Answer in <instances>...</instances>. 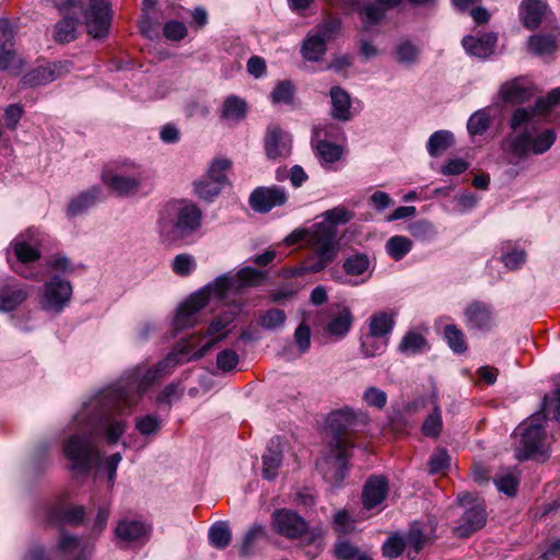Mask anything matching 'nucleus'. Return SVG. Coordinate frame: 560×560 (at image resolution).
Masks as SVG:
<instances>
[{"instance_id":"obj_1","label":"nucleus","mask_w":560,"mask_h":560,"mask_svg":"<svg viewBox=\"0 0 560 560\" xmlns=\"http://www.w3.org/2000/svg\"><path fill=\"white\" fill-rule=\"evenodd\" d=\"M160 371L159 366L147 371L140 381L130 378L107 387L83 406L74 419L80 433L69 436L63 446L73 469L85 471L93 459H98V453L92 444L93 438L104 434L108 443H117L126 430L122 416L159 377Z\"/></svg>"},{"instance_id":"obj_2","label":"nucleus","mask_w":560,"mask_h":560,"mask_svg":"<svg viewBox=\"0 0 560 560\" xmlns=\"http://www.w3.org/2000/svg\"><path fill=\"white\" fill-rule=\"evenodd\" d=\"M266 272L252 267H244L235 275L223 273L214 280L189 294L174 310L172 318V335L197 326L201 311L212 301H224L230 295H240L248 287L262 283Z\"/></svg>"},{"instance_id":"obj_3","label":"nucleus","mask_w":560,"mask_h":560,"mask_svg":"<svg viewBox=\"0 0 560 560\" xmlns=\"http://www.w3.org/2000/svg\"><path fill=\"white\" fill-rule=\"evenodd\" d=\"M558 105L560 88L539 98L534 107L515 109L511 118L512 132L506 141L509 151L517 158L548 151L556 140V133L551 129H540L539 125Z\"/></svg>"},{"instance_id":"obj_4","label":"nucleus","mask_w":560,"mask_h":560,"mask_svg":"<svg viewBox=\"0 0 560 560\" xmlns=\"http://www.w3.org/2000/svg\"><path fill=\"white\" fill-rule=\"evenodd\" d=\"M322 217L323 221L312 225V253L303 265L293 271L296 276L319 272L335 259L338 252L336 226L350 222L354 213L345 206H338L325 211Z\"/></svg>"},{"instance_id":"obj_5","label":"nucleus","mask_w":560,"mask_h":560,"mask_svg":"<svg viewBox=\"0 0 560 560\" xmlns=\"http://www.w3.org/2000/svg\"><path fill=\"white\" fill-rule=\"evenodd\" d=\"M353 423L354 416L350 409L334 411L327 418V453L317 466L329 482L339 483L345 478L346 463L353 446L348 430Z\"/></svg>"},{"instance_id":"obj_6","label":"nucleus","mask_w":560,"mask_h":560,"mask_svg":"<svg viewBox=\"0 0 560 560\" xmlns=\"http://www.w3.org/2000/svg\"><path fill=\"white\" fill-rule=\"evenodd\" d=\"M101 179L108 190L118 197L148 196L154 187L153 174L129 159L106 165Z\"/></svg>"},{"instance_id":"obj_7","label":"nucleus","mask_w":560,"mask_h":560,"mask_svg":"<svg viewBox=\"0 0 560 560\" xmlns=\"http://www.w3.org/2000/svg\"><path fill=\"white\" fill-rule=\"evenodd\" d=\"M49 244V237L37 229H27L18 234L7 249L11 269L28 280H39L40 271L31 265L38 261Z\"/></svg>"},{"instance_id":"obj_8","label":"nucleus","mask_w":560,"mask_h":560,"mask_svg":"<svg viewBox=\"0 0 560 560\" xmlns=\"http://www.w3.org/2000/svg\"><path fill=\"white\" fill-rule=\"evenodd\" d=\"M230 295L224 301H218L225 310L215 315L209 323L205 332L196 331L186 335L180 339L175 350H211L222 341L230 332V326L235 320L243 308V303L231 299Z\"/></svg>"},{"instance_id":"obj_9","label":"nucleus","mask_w":560,"mask_h":560,"mask_svg":"<svg viewBox=\"0 0 560 560\" xmlns=\"http://www.w3.org/2000/svg\"><path fill=\"white\" fill-rule=\"evenodd\" d=\"M541 415H535L522 422L515 430V458L518 460H545L548 451L545 447V432L539 421Z\"/></svg>"},{"instance_id":"obj_10","label":"nucleus","mask_w":560,"mask_h":560,"mask_svg":"<svg viewBox=\"0 0 560 560\" xmlns=\"http://www.w3.org/2000/svg\"><path fill=\"white\" fill-rule=\"evenodd\" d=\"M72 293L73 288L70 281L54 276L46 280L38 291V307L49 315H60L70 304Z\"/></svg>"},{"instance_id":"obj_11","label":"nucleus","mask_w":560,"mask_h":560,"mask_svg":"<svg viewBox=\"0 0 560 560\" xmlns=\"http://www.w3.org/2000/svg\"><path fill=\"white\" fill-rule=\"evenodd\" d=\"M458 502L464 506H470L462 515L454 534L459 538H467L486 524V506L483 501L467 492L458 495Z\"/></svg>"},{"instance_id":"obj_12","label":"nucleus","mask_w":560,"mask_h":560,"mask_svg":"<svg viewBox=\"0 0 560 560\" xmlns=\"http://www.w3.org/2000/svg\"><path fill=\"white\" fill-rule=\"evenodd\" d=\"M201 218V211L196 205L186 203L178 208L175 221L170 229L161 219L160 230L163 234H171L173 237H186L200 228Z\"/></svg>"},{"instance_id":"obj_13","label":"nucleus","mask_w":560,"mask_h":560,"mask_svg":"<svg viewBox=\"0 0 560 560\" xmlns=\"http://www.w3.org/2000/svg\"><path fill=\"white\" fill-rule=\"evenodd\" d=\"M84 19L90 35L94 38L106 36L112 20L108 0H91Z\"/></svg>"},{"instance_id":"obj_14","label":"nucleus","mask_w":560,"mask_h":560,"mask_svg":"<svg viewBox=\"0 0 560 560\" xmlns=\"http://www.w3.org/2000/svg\"><path fill=\"white\" fill-rule=\"evenodd\" d=\"M31 287L16 279H9L0 285V313H10L28 300Z\"/></svg>"},{"instance_id":"obj_15","label":"nucleus","mask_w":560,"mask_h":560,"mask_svg":"<svg viewBox=\"0 0 560 560\" xmlns=\"http://www.w3.org/2000/svg\"><path fill=\"white\" fill-rule=\"evenodd\" d=\"M13 31L5 21L0 22V70L18 74L22 60L13 49Z\"/></svg>"},{"instance_id":"obj_16","label":"nucleus","mask_w":560,"mask_h":560,"mask_svg":"<svg viewBox=\"0 0 560 560\" xmlns=\"http://www.w3.org/2000/svg\"><path fill=\"white\" fill-rule=\"evenodd\" d=\"M71 69V63L69 61H58L52 63H46L44 66H39L23 77V84L27 86H38L48 84L58 78H60L63 73L69 72Z\"/></svg>"},{"instance_id":"obj_17","label":"nucleus","mask_w":560,"mask_h":560,"mask_svg":"<svg viewBox=\"0 0 560 560\" xmlns=\"http://www.w3.org/2000/svg\"><path fill=\"white\" fill-rule=\"evenodd\" d=\"M288 200L287 191L280 187H258L250 197V207L258 212H268L273 207L282 206Z\"/></svg>"},{"instance_id":"obj_18","label":"nucleus","mask_w":560,"mask_h":560,"mask_svg":"<svg viewBox=\"0 0 560 560\" xmlns=\"http://www.w3.org/2000/svg\"><path fill=\"white\" fill-rule=\"evenodd\" d=\"M272 527L277 533L289 538H296L307 529L306 523L301 516L284 509L272 514Z\"/></svg>"},{"instance_id":"obj_19","label":"nucleus","mask_w":560,"mask_h":560,"mask_svg":"<svg viewBox=\"0 0 560 560\" xmlns=\"http://www.w3.org/2000/svg\"><path fill=\"white\" fill-rule=\"evenodd\" d=\"M292 138L278 126H269L265 138L266 154L271 160L285 159L291 153Z\"/></svg>"},{"instance_id":"obj_20","label":"nucleus","mask_w":560,"mask_h":560,"mask_svg":"<svg viewBox=\"0 0 560 560\" xmlns=\"http://www.w3.org/2000/svg\"><path fill=\"white\" fill-rule=\"evenodd\" d=\"M464 315L465 323L470 329L489 330L495 323L491 308L483 303L470 304Z\"/></svg>"},{"instance_id":"obj_21","label":"nucleus","mask_w":560,"mask_h":560,"mask_svg":"<svg viewBox=\"0 0 560 560\" xmlns=\"http://www.w3.org/2000/svg\"><path fill=\"white\" fill-rule=\"evenodd\" d=\"M388 485L384 477L373 476L365 482L362 500L366 510L373 509L381 504L386 498Z\"/></svg>"},{"instance_id":"obj_22","label":"nucleus","mask_w":560,"mask_h":560,"mask_svg":"<svg viewBox=\"0 0 560 560\" xmlns=\"http://www.w3.org/2000/svg\"><path fill=\"white\" fill-rule=\"evenodd\" d=\"M462 44L468 55L487 58L494 51L497 36L493 33L483 34L480 37L466 36Z\"/></svg>"},{"instance_id":"obj_23","label":"nucleus","mask_w":560,"mask_h":560,"mask_svg":"<svg viewBox=\"0 0 560 560\" xmlns=\"http://www.w3.org/2000/svg\"><path fill=\"white\" fill-rule=\"evenodd\" d=\"M331 116L339 121H349L353 117L351 110V97L347 91L340 86L330 89Z\"/></svg>"},{"instance_id":"obj_24","label":"nucleus","mask_w":560,"mask_h":560,"mask_svg":"<svg viewBox=\"0 0 560 560\" xmlns=\"http://www.w3.org/2000/svg\"><path fill=\"white\" fill-rule=\"evenodd\" d=\"M353 324V315L349 307H341L327 322L324 330L329 337L336 339L343 338L351 329Z\"/></svg>"},{"instance_id":"obj_25","label":"nucleus","mask_w":560,"mask_h":560,"mask_svg":"<svg viewBox=\"0 0 560 560\" xmlns=\"http://www.w3.org/2000/svg\"><path fill=\"white\" fill-rule=\"evenodd\" d=\"M395 326L394 314L389 312H375L369 318V337L386 340Z\"/></svg>"},{"instance_id":"obj_26","label":"nucleus","mask_w":560,"mask_h":560,"mask_svg":"<svg viewBox=\"0 0 560 560\" xmlns=\"http://www.w3.org/2000/svg\"><path fill=\"white\" fill-rule=\"evenodd\" d=\"M547 4L545 0H523L521 3V19L528 30L536 28L546 12Z\"/></svg>"},{"instance_id":"obj_27","label":"nucleus","mask_w":560,"mask_h":560,"mask_svg":"<svg viewBox=\"0 0 560 560\" xmlns=\"http://www.w3.org/2000/svg\"><path fill=\"white\" fill-rule=\"evenodd\" d=\"M84 552L85 548L77 537L62 534L56 549L54 550V558L59 560L69 558H73L74 560H85Z\"/></svg>"},{"instance_id":"obj_28","label":"nucleus","mask_w":560,"mask_h":560,"mask_svg":"<svg viewBox=\"0 0 560 560\" xmlns=\"http://www.w3.org/2000/svg\"><path fill=\"white\" fill-rule=\"evenodd\" d=\"M102 188L93 186L72 198L68 205V213L72 217L79 215L93 207L102 198Z\"/></svg>"},{"instance_id":"obj_29","label":"nucleus","mask_w":560,"mask_h":560,"mask_svg":"<svg viewBox=\"0 0 560 560\" xmlns=\"http://www.w3.org/2000/svg\"><path fill=\"white\" fill-rule=\"evenodd\" d=\"M312 147L315 150L316 156L320 160L322 165L332 164L339 161L343 153L341 145L326 139H312Z\"/></svg>"},{"instance_id":"obj_30","label":"nucleus","mask_w":560,"mask_h":560,"mask_svg":"<svg viewBox=\"0 0 560 560\" xmlns=\"http://www.w3.org/2000/svg\"><path fill=\"white\" fill-rule=\"evenodd\" d=\"M326 45L320 34L311 32L303 42L301 52L306 60L318 61L326 52Z\"/></svg>"},{"instance_id":"obj_31","label":"nucleus","mask_w":560,"mask_h":560,"mask_svg":"<svg viewBox=\"0 0 560 560\" xmlns=\"http://www.w3.org/2000/svg\"><path fill=\"white\" fill-rule=\"evenodd\" d=\"M115 532L121 540L137 541L148 534V526L138 521H120Z\"/></svg>"},{"instance_id":"obj_32","label":"nucleus","mask_w":560,"mask_h":560,"mask_svg":"<svg viewBox=\"0 0 560 560\" xmlns=\"http://www.w3.org/2000/svg\"><path fill=\"white\" fill-rule=\"evenodd\" d=\"M453 143L454 137L451 131L438 130L430 136L427 150L430 156L435 158L451 148Z\"/></svg>"},{"instance_id":"obj_33","label":"nucleus","mask_w":560,"mask_h":560,"mask_svg":"<svg viewBox=\"0 0 560 560\" xmlns=\"http://www.w3.org/2000/svg\"><path fill=\"white\" fill-rule=\"evenodd\" d=\"M526 254L521 248H515L510 242L501 246L500 260L509 270H516L525 262Z\"/></svg>"},{"instance_id":"obj_34","label":"nucleus","mask_w":560,"mask_h":560,"mask_svg":"<svg viewBox=\"0 0 560 560\" xmlns=\"http://www.w3.org/2000/svg\"><path fill=\"white\" fill-rule=\"evenodd\" d=\"M429 328L427 326H421L416 329H410L402 337L399 350H420L427 347L425 335L428 334Z\"/></svg>"},{"instance_id":"obj_35","label":"nucleus","mask_w":560,"mask_h":560,"mask_svg":"<svg viewBox=\"0 0 560 560\" xmlns=\"http://www.w3.org/2000/svg\"><path fill=\"white\" fill-rule=\"evenodd\" d=\"M387 254L395 260L402 259L412 248V242L406 236L395 235L385 244Z\"/></svg>"},{"instance_id":"obj_36","label":"nucleus","mask_w":560,"mask_h":560,"mask_svg":"<svg viewBox=\"0 0 560 560\" xmlns=\"http://www.w3.org/2000/svg\"><path fill=\"white\" fill-rule=\"evenodd\" d=\"M528 95L527 89L516 80L503 84L500 89V96L506 103H523Z\"/></svg>"},{"instance_id":"obj_37","label":"nucleus","mask_w":560,"mask_h":560,"mask_svg":"<svg viewBox=\"0 0 560 560\" xmlns=\"http://www.w3.org/2000/svg\"><path fill=\"white\" fill-rule=\"evenodd\" d=\"M247 105L244 100L232 95L229 96L222 107V117L229 120H240L245 117Z\"/></svg>"},{"instance_id":"obj_38","label":"nucleus","mask_w":560,"mask_h":560,"mask_svg":"<svg viewBox=\"0 0 560 560\" xmlns=\"http://www.w3.org/2000/svg\"><path fill=\"white\" fill-rule=\"evenodd\" d=\"M223 189V186L203 176L194 184V191L198 198L212 201Z\"/></svg>"},{"instance_id":"obj_39","label":"nucleus","mask_w":560,"mask_h":560,"mask_svg":"<svg viewBox=\"0 0 560 560\" xmlns=\"http://www.w3.org/2000/svg\"><path fill=\"white\" fill-rule=\"evenodd\" d=\"M230 168L231 161L228 159H217L211 162L205 176L224 187L229 184L228 172Z\"/></svg>"},{"instance_id":"obj_40","label":"nucleus","mask_w":560,"mask_h":560,"mask_svg":"<svg viewBox=\"0 0 560 560\" xmlns=\"http://www.w3.org/2000/svg\"><path fill=\"white\" fill-rule=\"evenodd\" d=\"M78 21L67 16L60 20L55 27V39L59 43H69L75 38Z\"/></svg>"},{"instance_id":"obj_41","label":"nucleus","mask_w":560,"mask_h":560,"mask_svg":"<svg viewBox=\"0 0 560 560\" xmlns=\"http://www.w3.org/2000/svg\"><path fill=\"white\" fill-rule=\"evenodd\" d=\"M370 267V259L364 254H357L343 261L342 268L347 276H363Z\"/></svg>"},{"instance_id":"obj_42","label":"nucleus","mask_w":560,"mask_h":560,"mask_svg":"<svg viewBox=\"0 0 560 560\" xmlns=\"http://www.w3.org/2000/svg\"><path fill=\"white\" fill-rule=\"evenodd\" d=\"M490 122V114L487 108L475 112L467 121V130L469 135H482L488 128Z\"/></svg>"},{"instance_id":"obj_43","label":"nucleus","mask_w":560,"mask_h":560,"mask_svg":"<svg viewBox=\"0 0 560 560\" xmlns=\"http://www.w3.org/2000/svg\"><path fill=\"white\" fill-rule=\"evenodd\" d=\"M528 47L536 55H549L556 50L557 44L553 36L534 35L528 40Z\"/></svg>"},{"instance_id":"obj_44","label":"nucleus","mask_w":560,"mask_h":560,"mask_svg":"<svg viewBox=\"0 0 560 560\" xmlns=\"http://www.w3.org/2000/svg\"><path fill=\"white\" fill-rule=\"evenodd\" d=\"M232 539L231 532L226 524L217 523L209 530V540L215 548L223 549L230 545Z\"/></svg>"},{"instance_id":"obj_45","label":"nucleus","mask_w":560,"mask_h":560,"mask_svg":"<svg viewBox=\"0 0 560 560\" xmlns=\"http://www.w3.org/2000/svg\"><path fill=\"white\" fill-rule=\"evenodd\" d=\"M197 268L196 259L190 254L176 255L172 261V270L180 277H187Z\"/></svg>"},{"instance_id":"obj_46","label":"nucleus","mask_w":560,"mask_h":560,"mask_svg":"<svg viewBox=\"0 0 560 560\" xmlns=\"http://www.w3.org/2000/svg\"><path fill=\"white\" fill-rule=\"evenodd\" d=\"M281 462V453L269 448L268 452L262 456V476L266 479L276 478Z\"/></svg>"},{"instance_id":"obj_47","label":"nucleus","mask_w":560,"mask_h":560,"mask_svg":"<svg viewBox=\"0 0 560 560\" xmlns=\"http://www.w3.org/2000/svg\"><path fill=\"white\" fill-rule=\"evenodd\" d=\"M419 54V47L409 40H402L396 47V57L400 63H415L418 60Z\"/></svg>"},{"instance_id":"obj_48","label":"nucleus","mask_w":560,"mask_h":560,"mask_svg":"<svg viewBox=\"0 0 560 560\" xmlns=\"http://www.w3.org/2000/svg\"><path fill=\"white\" fill-rule=\"evenodd\" d=\"M444 338L452 350H466L465 335L456 325L444 327Z\"/></svg>"},{"instance_id":"obj_49","label":"nucleus","mask_w":560,"mask_h":560,"mask_svg":"<svg viewBox=\"0 0 560 560\" xmlns=\"http://www.w3.org/2000/svg\"><path fill=\"white\" fill-rule=\"evenodd\" d=\"M343 132L340 126L332 122H326L319 124L313 128L312 139H326L330 141V139L337 140L341 138Z\"/></svg>"},{"instance_id":"obj_50","label":"nucleus","mask_w":560,"mask_h":560,"mask_svg":"<svg viewBox=\"0 0 560 560\" xmlns=\"http://www.w3.org/2000/svg\"><path fill=\"white\" fill-rule=\"evenodd\" d=\"M407 546L405 538L400 535H392L383 544L382 553L386 558H396L400 556Z\"/></svg>"},{"instance_id":"obj_51","label":"nucleus","mask_w":560,"mask_h":560,"mask_svg":"<svg viewBox=\"0 0 560 560\" xmlns=\"http://www.w3.org/2000/svg\"><path fill=\"white\" fill-rule=\"evenodd\" d=\"M285 313L279 308H271L260 316L259 323L266 329H277L283 326Z\"/></svg>"},{"instance_id":"obj_52","label":"nucleus","mask_w":560,"mask_h":560,"mask_svg":"<svg viewBox=\"0 0 560 560\" xmlns=\"http://www.w3.org/2000/svg\"><path fill=\"white\" fill-rule=\"evenodd\" d=\"M336 556L340 560H372L365 553L360 552L347 541H340L336 546Z\"/></svg>"},{"instance_id":"obj_53","label":"nucleus","mask_w":560,"mask_h":560,"mask_svg":"<svg viewBox=\"0 0 560 560\" xmlns=\"http://www.w3.org/2000/svg\"><path fill=\"white\" fill-rule=\"evenodd\" d=\"M442 429V417L440 409L434 405V410L422 424V432L427 436L436 438Z\"/></svg>"},{"instance_id":"obj_54","label":"nucleus","mask_w":560,"mask_h":560,"mask_svg":"<svg viewBox=\"0 0 560 560\" xmlns=\"http://www.w3.org/2000/svg\"><path fill=\"white\" fill-rule=\"evenodd\" d=\"M494 483L499 491L514 495L518 486V478L513 472H505L494 478Z\"/></svg>"},{"instance_id":"obj_55","label":"nucleus","mask_w":560,"mask_h":560,"mask_svg":"<svg viewBox=\"0 0 560 560\" xmlns=\"http://www.w3.org/2000/svg\"><path fill=\"white\" fill-rule=\"evenodd\" d=\"M341 28V21L336 18H328L317 26L315 33L320 34L326 42L332 39Z\"/></svg>"},{"instance_id":"obj_56","label":"nucleus","mask_w":560,"mask_h":560,"mask_svg":"<svg viewBox=\"0 0 560 560\" xmlns=\"http://www.w3.org/2000/svg\"><path fill=\"white\" fill-rule=\"evenodd\" d=\"M164 36L170 40H182L187 35V27L183 22L168 21L163 28Z\"/></svg>"},{"instance_id":"obj_57","label":"nucleus","mask_w":560,"mask_h":560,"mask_svg":"<svg viewBox=\"0 0 560 560\" xmlns=\"http://www.w3.org/2000/svg\"><path fill=\"white\" fill-rule=\"evenodd\" d=\"M161 427V421L155 416H144L137 420L136 428L142 435L155 434Z\"/></svg>"},{"instance_id":"obj_58","label":"nucleus","mask_w":560,"mask_h":560,"mask_svg":"<svg viewBox=\"0 0 560 560\" xmlns=\"http://www.w3.org/2000/svg\"><path fill=\"white\" fill-rule=\"evenodd\" d=\"M217 368L221 372L233 371L240 363L237 352H217Z\"/></svg>"},{"instance_id":"obj_59","label":"nucleus","mask_w":560,"mask_h":560,"mask_svg":"<svg viewBox=\"0 0 560 560\" xmlns=\"http://www.w3.org/2000/svg\"><path fill=\"white\" fill-rule=\"evenodd\" d=\"M451 457L444 450H436L430 457V471L433 474L443 472L448 468Z\"/></svg>"},{"instance_id":"obj_60","label":"nucleus","mask_w":560,"mask_h":560,"mask_svg":"<svg viewBox=\"0 0 560 560\" xmlns=\"http://www.w3.org/2000/svg\"><path fill=\"white\" fill-rule=\"evenodd\" d=\"M293 95V86L290 82H280L271 93L273 103H290Z\"/></svg>"},{"instance_id":"obj_61","label":"nucleus","mask_w":560,"mask_h":560,"mask_svg":"<svg viewBox=\"0 0 560 560\" xmlns=\"http://www.w3.org/2000/svg\"><path fill=\"white\" fill-rule=\"evenodd\" d=\"M363 399L369 406L376 407V408H383L386 405L387 396L386 394L376 388V387H370L363 395Z\"/></svg>"},{"instance_id":"obj_62","label":"nucleus","mask_w":560,"mask_h":560,"mask_svg":"<svg viewBox=\"0 0 560 560\" xmlns=\"http://www.w3.org/2000/svg\"><path fill=\"white\" fill-rule=\"evenodd\" d=\"M405 540L407 546H411L416 552H419L425 542V536L423 535L420 526L418 524H413Z\"/></svg>"},{"instance_id":"obj_63","label":"nucleus","mask_w":560,"mask_h":560,"mask_svg":"<svg viewBox=\"0 0 560 560\" xmlns=\"http://www.w3.org/2000/svg\"><path fill=\"white\" fill-rule=\"evenodd\" d=\"M13 325L22 331H31L35 328L34 312L27 311L12 318Z\"/></svg>"},{"instance_id":"obj_64","label":"nucleus","mask_w":560,"mask_h":560,"mask_svg":"<svg viewBox=\"0 0 560 560\" xmlns=\"http://www.w3.org/2000/svg\"><path fill=\"white\" fill-rule=\"evenodd\" d=\"M294 340L300 350H306L311 345V328L302 323L298 326L294 332Z\"/></svg>"}]
</instances>
